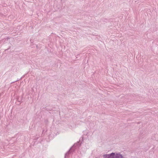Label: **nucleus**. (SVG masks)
Segmentation results:
<instances>
[{"label": "nucleus", "instance_id": "obj_1", "mask_svg": "<svg viewBox=\"0 0 158 158\" xmlns=\"http://www.w3.org/2000/svg\"><path fill=\"white\" fill-rule=\"evenodd\" d=\"M81 139L77 143H75L69 149V150L67 152L65 155V158L67 157L71 153L74 152L75 149L78 147H79L81 145Z\"/></svg>", "mask_w": 158, "mask_h": 158}, {"label": "nucleus", "instance_id": "obj_5", "mask_svg": "<svg viewBox=\"0 0 158 158\" xmlns=\"http://www.w3.org/2000/svg\"><path fill=\"white\" fill-rule=\"evenodd\" d=\"M81 141H83V137H81Z\"/></svg>", "mask_w": 158, "mask_h": 158}, {"label": "nucleus", "instance_id": "obj_4", "mask_svg": "<svg viewBox=\"0 0 158 158\" xmlns=\"http://www.w3.org/2000/svg\"><path fill=\"white\" fill-rule=\"evenodd\" d=\"M48 120L46 119L45 120V122L46 123V124H47V123H48Z\"/></svg>", "mask_w": 158, "mask_h": 158}, {"label": "nucleus", "instance_id": "obj_2", "mask_svg": "<svg viewBox=\"0 0 158 158\" xmlns=\"http://www.w3.org/2000/svg\"><path fill=\"white\" fill-rule=\"evenodd\" d=\"M122 156L119 154H115L114 153H111L109 155V158H122Z\"/></svg>", "mask_w": 158, "mask_h": 158}, {"label": "nucleus", "instance_id": "obj_6", "mask_svg": "<svg viewBox=\"0 0 158 158\" xmlns=\"http://www.w3.org/2000/svg\"><path fill=\"white\" fill-rule=\"evenodd\" d=\"M44 129L43 130V131H42V134H43L44 133Z\"/></svg>", "mask_w": 158, "mask_h": 158}, {"label": "nucleus", "instance_id": "obj_3", "mask_svg": "<svg viewBox=\"0 0 158 158\" xmlns=\"http://www.w3.org/2000/svg\"><path fill=\"white\" fill-rule=\"evenodd\" d=\"M102 157L103 158H109V154L103 155Z\"/></svg>", "mask_w": 158, "mask_h": 158}]
</instances>
